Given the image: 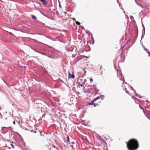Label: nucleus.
Here are the masks:
<instances>
[{"label":"nucleus","mask_w":150,"mask_h":150,"mask_svg":"<svg viewBox=\"0 0 150 150\" xmlns=\"http://www.w3.org/2000/svg\"><path fill=\"white\" fill-rule=\"evenodd\" d=\"M127 147L128 150H136L139 147L137 140L134 139H131L126 142Z\"/></svg>","instance_id":"nucleus-1"},{"label":"nucleus","mask_w":150,"mask_h":150,"mask_svg":"<svg viewBox=\"0 0 150 150\" xmlns=\"http://www.w3.org/2000/svg\"><path fill=\"white\" fill-rule=\"evenodd\" d=\"M100 98V97H97L96 98L94 99L93 102L90 103L89 105H94V107H96L97 105H99V103H101V101L99 100Z\"/></svg>","instance_id":"nucleus-2"},{"label":"nucleus","mask_w":150,"mask_h":150,"mask_svg":"<svg viewBox=\"0 0 150 150\" xmlns=\"http://www.w3.org/2000/svg\"><path fill=\"white\" fill-rule=\"evenodd\" d=\"M50 150H58V149L55 147V146L52 145L50 148Z\"/></svg>","instance_id":"nucleus-3"},{"label":"nucleus","mask_w":150,"mask_h":150,"mask_svg":"<svg viewBox=\"0 0 150 150\" xmlns=\"http://www.w3.org/2000/svg\"><path fill=\"white\" fill-rule=\"evenodd\" d=\"M70 78L74 79L75 78V76L73 74H71L70 72H69V78Z\"/></svg>","instance_id":"nucleus-4"},{"label":"nucleus","mask_w":150,"mask_h":150,"mask_svg":"<svg viewBox=\"0 0 150 150\" xmlns=\"http://www.w3.org/2000/svg\"><path fill=\"white\" fill-rule=\"evenodd\" d=\"M40 1H41L44 4L46 5L47 4V2L46 0H40Z\"/></svg>","instance_id":"nucleus-5"},{"label":"nucleus","mask_w":150,"mask_h":150,"mask_svg":"<svg viewBox=\"0 0 150 150\" xmlns=\"http://www.w3.org/2000/svg\"><path fill=\"white\" fill-rule=\"evenodd\" d=\"M66 141L67 142H69V138L68 136L67 137Z\"/></svg>","instance_id":"nucleus-6"},{"label":"nucleus","mask_w":150,"mask_h":150,"mask_svg":"<svg viewBox=\"0 0 150 150\" xmlns=\"http://www.w3.org/2000/svg\"><path fill=\"white\" fill-rule=\"evenodd\" d=\"M103 140L104 141H105L108 142V140H109V139L107 138H106V137H104L103 138Z\"/></svg>","instance_id":"nucleus-7"},{"label":"nucleus","mask_w":150,"mask_h":150,"mask_svg":"<svg viewBox=\"0 0 150 150\" xmlns=\"http://www.w3.org/2000/svg\"><path fill=\"white\" fill-rule=\"evenodd\" d=\"M32 18L33 19H35V20H36V19H37V18L34 15H33L32 16Z\"/></svg>","instance_id":"nucleus-8"},{"label":"nucleus","mask_w":150,"mask_h":150,"mask_svg":"<svg viewBox=\"0 0 150 150\" xmlns=\"http://www.w3.org/2000/svg\"><path fill=\"white\" fill-rule=\"evenodd\" d=\"M76 24L78 25H80V23L78 21H76Z\"/></svg>","instance_id":"nucleus-9"},{"label":"nucleus","mask_w":150,"mask_h":150,"mask_svg":"<svg viewBox=\"0 0 150 150\" xmlns=\"http://www.w3.org/2000/svg\"><path fill=\"white\" fill-rule=\"evenodd\" d=\"M10 145L12 147L13 149H14V147L13 146V145L12 144H11Z\"/></svg>","instance_id":"nucleus-10"},{"label":"nucleus","mask_w":150,"mask_h":150,"mask_svg":"<svg viewBox=\"0 0 150 150\" xmlns=\"http://www.w3.org/2000/svg\"><path fill=\"white\" fill-rule=\"evenodd\" d=\"M90 81L91 82H92L93 81V79H91V78H90Z\"/></svg>","instance_id":"nucleus-11"},{"label":"nucleus","mask_w":150,"mask_h":150,"mask_svg":"<svg viewBox=\"0 0 150 150\" xmlns=\"http://www.w3.org/2000/svg\"><path fill=\"white\" fill-rule=\"evenodd\" d=\"M6 127H1V129H3L5 128Z\"/></svg>","instance_id":"nucleus-12"},{"label":"nucleus","mask_w":150,"mask_h":150,"mask_svg":"<svg viewBox=\"0 0 150 150\" xmlns=\"http://www.w3.org/2000/svg\"><path fill=\"white\" fill-rule=\"evenodd\" d=\"M72 19H73V20L75 21H76L75 18H73Z\"/></svg>","instance_id":"nucleus-13"},{"label":"nucleus","mask_w":150,"mask_h":150,"mask_svg":"<svg viewBox=\"0 0 150 150\" xmlns=\"http://www.w3.org/2000/svg\"><path fill=\"white\" fill-rule=\"evenodd\" d=\"M13 123L14 125L15 124V121H13Z\"/></svg>","instance_id":"nucleus-14"},{"label":"nucleus","mask_w":150,"mask_h":150,"mask_svg":"<svg viewBox=\"0 0 150 150\" xmlns=\"http://www.w3.org/2000/svg\"><path fill=\"white\" fill-rule=\"evenodd\" d=\"M59 6L60 8H62L60 4H59Z\"/></svg>","instance_id":"nucleus-15"},{"label":"nucleus","mask_w":150,"mask_h":150,"mask_svg":"<svg viewBox=\"0 0 150 150\" xmlns=\"http://www.w3.org/2000/svg\"><path fill=\"white\" fill-rule=\"evenodd\" d=\"M139 107H141V106H140V105H139Z\"/></svg>","instance_id":"nucleus-16"},{"label":"nucleus","mask_w":150,"mask_h":150,"mask_svg":"<svg viewBox=\"0 0 150 150\" xmlns=\"http://www.w3.org/2000/svg\"><path fill=\"white\" fill-rule=\"evenodd\" d=\"M81 86H83V85H81Z\"/></svg>","instance_id":"nucleus-17"},{"label":"nucleus","mask_w":150,"mask_h":150,"mask_svg":"<svg viewBox=\"0 0 150 150\" xmlns=\"http://www.w3.org/2000/svg\"><path fill=\"white\" fill-rule=\"evenodd\" d=\"M124 83V81H123V83Z\"/></svg>","instance_id":"nucleus-18"},{"label":"nucleus","mask_w":150,"mask_h":150,"mask_svg":"<svg viewBox=\"0 0 150 150\" xmlns=\"http://www.w3.org/2000/svg\"><path fill=\"white\" fill-rule=\"evenodd\" d=\"M106 150H108V149H107Z\"/></svg>","instance_id":"nucleus-19"}]
</instances>
